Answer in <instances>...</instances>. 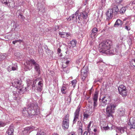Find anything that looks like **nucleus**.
Listing matches in <instances>:
<instances>
[{
	"label": "nucleus",
	"instance_id": "nucleus-55",
	"mask_svg": "<svg viewBox=\"0 0 135 135\" xmlns=\"http://www.w3.org/2000/svg\"><path fill=\"white\" fill-rule=\"evenodd\" d=\"M93 131H94V132H96L97 131V129H96L95 128L94 129Z\"/></svg>",
	"mask_w": 135,
	"mask_h": 135
},
{
	"label": "nucleus",
	"instance_id": "nucleus-53",
	"mask_svg": "<svg viewBox=\"0 0 135 135\" xmlns=\"http://www.w3.org/2000/svg\"><path fill=\"white\" fill-rule=\"evenodd\" d=\"M69 61H67L66 62L65 64L67 65L69 63Z\"/></svg>",
	"mask_w": 135,
	"mask_h": 135
},
{
	"label": "nucleus",
	"instance_id": "nucleus-52",
	"mask_svg": "<svg viewBox=\"0 0 135 135\" xmlns=\"http://www.w3.org/2000/svg\"><path fill=\"white\" fill-rule=\"evenodd\" d=\"M106 0H101L102 3H104Z\"/></svg>",
	"mask_w": 135,
	"mask_h": 135
},
{
	"label": "nucleus",
	"instance_id": "nucleus-28",
	"mask_svg": "<svg viewBox=\"0 0 135 135\" xmlns=\"http://www.w3.org/2000/svg\"><path fill=\"white\" fill-rule=\"evenodd\" d=\"M82 123H81L80 121H78V126L77 127L79 128V129H80L81 131V133L82 134L83 132L82 131Z\"/></svg>",
	"mask_w": 135,
	"mask_h": 135
},
{
	"label": "nucleus",
	"instance_id": "nucleus-3",
	"mask_svg": "<svg viewBox=\"0 0 135 135\" xmlns=\"http://www.w3.org/2000/svg\"><path fill=\"white\" fill-rule=\"evenodd\" d=\"M11 85L17 88V91L20 94L23 93V84L21 80L20 79L19 80L17 79H14L12 81Z\"/></svg>",
	"mask_w": 135,
	"mask_h": 135
},
{
	"label": "nucleus",
	"instance_id": "nucleus-15",
	"mask_svg": "<svg viewBox=\"0 0 135 135\" xmlns=\"http://www.w3.org/2000/svg\"><path fill=\"white\" fill-rule=\"evenodd\" d=\"M88 73V70L86 69H83L81 72V76L82 79L84 81Z\"/></svg>",
	"mask_w": 135,
	"mask_h": 135
},
{
	"label": "nucleus",
	"instance_id": "nucleus-42",
	"mask_svg": "<svg viewBox=\"0 0 135 135\" xmlns=\"http://www.w3.org/2000/svg\"><path fill=\"white\" fill-rule=\"evenodd\" d=\"M17 42H18V41L17 40L13 41H12V43L13 44H15L16 43H17Z\"/></svg>",
	"mask_w": 135,
	"mask_h": 135
},
{
	"label": "nucleus",
	"instance_id": "nucleus-26",
	"mask_svg": "<svg viewBox=\"0 0 135 135\" xmlns=\"http://www.w3.org/2000/svg\"><path fill=\"white\" fill-rule=\"evenodd\" d=\"M131 22H127L125 24V28L127 31L129 30H130V27L129 25L131 24Z\"/></svg>",
	"mask_w": 135,
	"mask_h": 135
},
{
	"label": "nucleus",
	"instance_id": "nucleus-48",
	"mask_svg": "<svg viewBox=\"0 0 135 135\" xmlns=\"http://www.w3.org/2000/svg\"><path fill=\"white\" fill-rule=\"evenodd\" d=\"M88 134V132L86 131H85L83 135H87Z\"/></svg>",
	"mask_w": 135,
	"mask_h": 135
},
{
	"label": "nucleus",
	"instance_id": "nucleus-32",
	"mask_svg": "<svg viewBox=\"0 0 135 135\" xmlns=\"http://www.w3.org/2000/svg\"><path fill=\"white\" fill-rule=\"evenodd\" d=\"M126 10V8L125 7H122L121 8L119 12L120 13L123 14L125 12Z\"/></svg>",
	"mask_w": 135,
	"mask_h": 135
},
{
	"label": "nucleus",
	"instance_id": "nucleus-40",
	"mask_svg": "<svg viewBox=\"0 0 135 135\" xmlns=\"http://www.w3.org/2000/svg\"><path fill=\"white\" fill-rule=\"evenodd\" d=\"M75 132H72L68 134V135H76Z\"/></svg>",
	"mask_w": 135,
	"mask_h": 135
},
{
	"label": "nucleus",
	"instance_id": "nucleus-8",
	"mask_svg": "<svg viewBox=\"0 0 135 135\" xmlns=\"http://www.w3.org/2000/svg\"><path fill=\"white\" fill-rule=\"evenodd\" d=\"M81 106L80 104L77 107L74 113V119L73 121V124L75 123L79 117L80 112Z\"/></svg>",
	"mask_w": 135,
	"mask_h": 135
},
{
	"label": "nucleus",
	"instance_id": "nucleus-36",
	"mask_svg": "<svg viewBox=\"0 0 135 135\" xmlns=\"http://www.w3.org/2000/svg\"><path fill=\"white\" fill-rule=\"evenodd\" d=\"M17 67L16 65H14V66H12V70L14 71L16 70Z\"/></svg>",
	"mask_w": 135,
	"mask_h": 135
},
{
	"label": "nucleus",
	"instance_id": "nucleus-6",
	"mask_svg": "<svg viewBox=\"0 0 135 135\" xmlns=\"http://www.w3.org/2000/svg\"><path fill=\"white\" fill-rule=\"evenodd\" d=\"M118 104V103H112L107 105L106 109V111L107 114H108L109 116L111 115L114 112L115 108Z\"/></svg>",
	"mask_w": 135,
	"mask_h": 135
},
{
	"label": "nucleus",
	"instance_id": "nucleus-7",
	"mask_svg": "<svg viewBox=\"0 0 135 135\" xmlns=\"http://www.w3.org/2000/svg\"><path fill=\"white\" fill-rule=\"evenodd\" d=\"M69 115H66L64 117L62 122V127L64 129H67L68 128L69 125Z\"/></svg>",
	"mask_w": 135,
	"mask_h": 135
},
{
	"label": "nucleus",
	"instance_id": "nucleus-17",
	"mask_svg": "<svg viewBox=\"0 0 135 135\" xmlns=\"http://www.w3.org/2000/svg\"><path fill=\"white\" fill-rule=\"evenodd\" d=\"M125 110L123 108H120L117 111V115L119 117L123 116L125 114Z\"/></svg>",
	"mask_w": 135,
	"mask_h": 135
},
{
	"label": "nucleus",
	"instance_id": "nucleus-35",
	"mask_svg": "<svg viewBox=\"0 0 135 135\" xmlns=\"http://www.w3.org/2000/svg\"><path fill=\"white\" fill-rule=\"evenodd\" d=\"M12 66H8L7 68V69L8 70V71L9 72H10L11 70H12Z\"/></svg>",
	"mask_w": 135,
	"mask_h": 135
},
{
	"label": "nucleus",
	"instance_id": "nucleus-24",
	"mask_svg": "<svg viewBox=\"0 0 135 135\" xmlns=\"http://www.w3.org/2000/svg\"><path fill=\"white\" fill-rule=\"evenodd\" d=\"M123 23L119 19L117 20L115 22L114 26L115 27H121Z\"/></svg>",
	"mask_w": 135,
	"mask_h": 135
},
{
	"label": "nucleus",
	"instance_id": "nucleus-30",
	"mask_svg": "<svg viewBox=\"0 0 135 135\" xmlns=\"http://www.w3.org/2000/svg\"><path fill=\"white\" fill-rule=\"evenodd\" d=\"M46 53L48 55L51 56L53 54V51L47 48L46 49Z\"/></svg>",
	"mask_w": 135,
	"mask_h": 135
},
{
	"label": "nucleus",
	"instance_id": "nucleus-18",
	"mask_svg": "<svg viewBox=\"0 0 135 135\" xmlns=\"http://www.w3.org/2000/svg\"><path fill=\"white\" fill-rule=\"evenodd\" d=\"M87 14L88 13L85 12L80 13L78 16V19L80 20H82L83 19L87 18L88 16Z\"/></svg>",
	"mask_w": 135,
	"mask_h": 135
},
{
	"label": "nucleus",
	"instance_id": "nucleus-12",
	"mask_svg": "<svg viewBox=\"0 0 135 135\" xmlns=\"http://www.w3.org/2000/svg\"><path fill=\"white\" fill-rule=\"evenodd\" d=\"M29 62L31 63V64L34 66L35 70L38 73H39L40 71V66L39 64H37L34 60L32 59H31Z\"/></svg>",
	"mask_w": 135,
	"mask_h": 135
},
{
	"label": "nucleus",
	"instance_id": "nucleus-13",
	"mask_svg": "<svg viewBox=\"0 0 135 135\" xmlns=\"http://www.w3.org/2000/svg\"><path fill=\"white\" fill-rule=\"evenodd\" d=\"M98 91H95L93 98V99L94 101V107L93 110H94L97 105V102L98 98Z\"/></svg>",
	"mask_w": 135,
	"mask_h": 135
},
{
	"label": "nucleus",
	"instance_id": "nucleus-22",
	"mask_svg": "<svg viewBox=\"0 0 135 135\" xmlns=\"http://www.w3.org/2000/svg\"><path fill=\"white\" fill-rule=\"evenodd\" d=\"M79 11H76L74 14L70 16L68 19V20L70 21L71 20H77V17L78 15Z\"/></svg>",
	"mask_w": 135,
	"mask_h": 135
},
{
	"label": "nucleus",
	"instance_id": "nucleus-29",
	"mask_svg": "<svg viewBox=\"0 0 135 135\" xmlns=\"http://www.w3.org/2000/svg\"><path fill=\"white\" fill-rule=\"evenodd\" d=\"M109 126H111V127H110L107 126L106 127H104L103 128L104 130H107L108 129H113L114 128V126L111 124H110Z\"/></svg>",
	"mask_w": 135,
	"mask_h": 135
},
{
	"label": "nucleus",
	"instance_id": "nucleus-60",
	"mask_svg": "<svg viewBox=\"0 0 135 135\" xmlns=\"http://www.w3.org/2000/svg\"><path fill=\"white\" fill-rule=\"evenodd\" d=\"M76 61V62H78V60H77Z\"/></svg>",
	"mask_w": 135,
	"mask_h": 135
},
{
	"label": "nucleus",
	"instance_id": "nucleus-50",
	"mask_svg": "<svg viewBox=\"0 0 135 135\" xmlns=\"http://www.w3.org/2000/svg\"><path fill=\"white\" fill-rule=\"evenodd\" d=\"M27 69L29 70H30L31 69V67H30L28 66H27Z\"/></svg>",
	"mask_w": 135,
	"mask_h": 135
},
{
	"label": "nucleus",
	"instance_id": "nucleus-63",
	"mask_svg": "<svg viewBox=\"0 0 135 135\" xmlns=\"http://www.w3.org/2000/svg\"><path fill=\"white\" fill-rule=\"evenodd\" d=\"M78 62H79V61L78 60Z\"/></svg>",
	"mask_w": 135,
	"mask_h": 135
},
{
	"label": "nucleus",
	"instance_id": "nucleus-23",
	"mask_svg": "<svg viewBox=\"0 0 135 135\" xmlns=\"http://www.w3.org/2000/svg\"><path fill=\"white\" fill-rule=\"evenodd\" d=\"M59 35L62 38H66L70 36L69 34L64 32H59Z\"/></svg>",
	"mask_w": 135,
	"mask_h": 135
},
{
	"label": "nucleus",
	"instance_id": "nucleus-54",
	"mask_svg": "<svg viewBox=\"0 0 135 135\" xmlns=\"http://www.w3.org/2000/svg\"><path fill=\"white\" fill-rule=\"evenodd\" d=\"M19 16L20 17H21L22 19H23V17H22L23 15H21V14H20L19 15Z\"/></svg>",
	"mask_w": 135,
	"mask_h": 135
},
{
	"label": "nucleus",
	"instance_id": "nucleus-47",
	"mask_svg": "<svg viewBox=\"0 0 135 135\" xmlns=\"http://www.w3.org/2000/svg\"><path fill=\"white\" fill-rule=\"evenodd\" d=\"M18 41V42H19L20 43H21V42H22L23 41L22 40L20 39H19L18 40H17Z\"/></svg>",
	"mask_w": 135,
	"mask_h": 135
},
{
	"label": "nucleus",
	"instance_id": "nucleus-2",
	"mask_svg": "<svg viewBox=\"0 0 135 135\" xmlns=\"http://www.w3.org/2000/svg\"><path fill=\"white\" fill-rule=\"evenodd\" d=\"M24 115L28 114L29 116L38 115L39 113V109L37 105L32 103L28 105L27 108L25 107L22 110Z\"/></svg>",
	"mask_w": 135,
	"mask_h": 135
},
{
	"label": "nucleus",
	"instance_id": "nucleus-34",
	"mask_svg": "<svg viewBox=\"0 0 135 135\" xmlns=\"http://www.w3.org/2000/svg\"><path fill=\"white\" fill-rule=\"evenodd\" d=\"M6 123L0 121V127H3L6 125Z\"/></svg>",
	"mask_w": 135,
	"mask_h": 135
},
{
	"label": "nucleus",
	"instance_id": "nucleus-49",
	"mask_svg": "<svg viewBox=\"0 0 135 135\" xmlns=\"http://www.w3.org/2000/svg\"><path fill=\"white\" fill-rule=\"evenodd\" d=\"M58 54L60 57H61L62 56V54L61 53H58Z\"/></svg>",
	"mask_w": 135,
	"mask_h": 135
},
{
	"label": "nucleus",
	"instance_id": "nucleus-37",
	"mask_svg": "<svg viewBox=\"0 0 135 135\" xmlns=\"http://www.w3.org/2000/svg\"><path fill=\"white\" fill-rule=\"evenodd\" d=\"M71 100V98L70 97H69V98H67V103H68V104H69Z\"/></svg>",
	"mask_w": 135,
	"mask_h": 135
},
{
	"label": "nucleus",
	"instance_id": "nucleus-19",
	"mask_svg": "<svg viewBox=\"0 0 135 135\" xmlns=\"http://www.w3.org/2000/svg\"><path fill=\"white\" fill-rule=\"evenodd\" d=\"M34 130H35V127L33 126H30L25 128L23 132L24 133H29Z\"/></svg>",
	"mask_w": 135,
	"mask_h": 135
},
{
	"label": "nucleus",
	"instance_id": "nucleus-46",
	"mask_svg": "<svg viewBox=\"0 0 135 135\" xmlns=\"http://www.w3.org/2000/svg\"><path fill=\"white\" fill-rule=\"evenodd\" d=\"M91 123L90 122L89 123V124L88 125V126H87V128H89L90 127V126H91Z\"/></svg>",
	"mask_w": 135,
	"mask_h": 135
},
{
	"label": "nucleus",
	"instance_id": "nucleus-10",
	"mask_svg": "<svg viewBox=\"0 0 135 135\" xmlns=\"http://www.w3.org/2000/svg\"><path fill=\"white\" fill-rule=\"evenodd\" d=\"M1 2L4 5L9 7L13 8L15 6V3L13 0H1Z\"/></svg>",
	"mask_w": 135,
	"mask_h": 135
},
{
	"label": "nucleus",
	"instance_id": "nucleus-31",
	"mask_svg": "<svg viewBox=\"0 0 135 135\" xmlns=\"http://www.w3.org/2000/svg\"><path fill=\"white\" fill-rule=\"evenodd\" d=\"M66 90V88L65 86H62L61 89V91L62 94H65Z\"/></svg>",
	"mask_w": 135,
	"mask_h": 135
},
{
	"label": "nucleus",
	"instance_id": "nucleus-16",
	"mask_svg": "<svg viewBox=\"0 0 135 135\" xmlns=\"http://www.w3.org/2000/svg\"><path fill=\"white\" fill-rule=\"evenodd\" d=\"M98 30L97 28H94L91 30L90 35V37L92 38H95L97 36Z\"/></svg>",
	"mask_w": 135,
	"mask_h": 135
},
{
	"label": "nucleus",
	"instance_id": "nucleus-56",
	"mask_svg": "<svg viewBox=\"0 0 135 135\" xmlns=\"http://www.w3.org/2000/svg\"><path fill=\"white\" fill-rule=\"evenodd\" d=\"M67 66H64V65H63V66H62V67H63V68H66V67Z\"/></svg>",
	"mask_w": 135,
	"mask_h": 135
},
{
	"label": "nucleus",
	"instance_id": "nucleus-27",
	"mask_svg": "<svg viewBox=\"0 0 135 135\" xmlns=\"http://www.w3.org/2000/svg\"><path fill=\"white\" fill-rule=\"evenodd\" d=\"M13 129L12 128H8L6 131V133L8 135H13Z\"/></svg>",
	"mask_w": 135,
	"mask_h": 135
},
{
	"label": "nucleus",
	"instance_id": "nucleus-5",
	"mask_svg": "<svg viewBox=\"0 0 135 135\" xmlns=\"http://www.w3.org/2000/svg\"><path fill=\"white\" fill-rule=\"evenodd\" d=\"M119 11L118 7L116 5H114L112 8L109 9L107 12V19L109 20L113 17V14L116 15Z\"/></svg>",
	"mask_w": 135,
	"mask_h": 135
},
{
	"label": "nucleus",
	"instance_id": "nucleus-61",
	"mask_svg": "<svg viewBox=\"0 0 135 135\" xmlns=\"http://www.w3.org/2000/svg\"><path fill=\"white\" fill-rule=\"evenodd\" d=\"M116 135H118L117 134V133Z\"/></svg>",
	"mask_w": 135,
	"mask_h": 135
},
{
	"label": "nucleus",
	"instance_id": "nucleus-33",
	"mask_svg": "<svg viewBox=\"0 0 135 135\" xmlns=\"http://www.w3.org/2000/svg\"><path fill=\"white\" fill-rule=\"evenodd\" d=\"M71 82L73 87H74L75 86V85L76 83V80H74L71 81Z\"/></svg>",
	"mask_w": 135,
	"mask_h": 135
},
{
	"label": "nucleus",
	"instance_id": "nucleus-64",
	"mask_svg": "<svg viewBox=\"0 0 135 135\" xmlns=\"http://www.w3.org/2000/svg\"><path fill=\"white\" fill-rule=\"evenodd\" d=\"M87 0H86V1H87Z\"/></svg>",
	"mask_w": 135,
	"mask_h": 135
},
{
	"label": "nucleus",
	"instance_id": "nucleus-43",
	"mask_svg": "<svg viewBox=\"0 0 135 135\" xmlns=\"http://www.w3.org/2000/svg\"><path fill=\"white\" fill-rule=\"evenodd\" d=\"M20 54V53H15V56L17 57H19V56H17V55H19Z\"/></svg>",
	"mask_w": 135,
	"mask_h": 135
},
{
	"label": "nucleus",
	"instance_id": "nucleus-11",
	"mask_svg": "<svg viewBox=\"0 0 135 135\" xmlns=\"http://www.w3.org/2000/svg\"><path fill=\"white\" fill-rule=\"evenodd\" d=\"M110 100V98L109 97L108 95H105L102 99V102L101 105L102 106L104 107L109 103Z\"/></svg>",
	"mask_w": 135,
	"mask_h": 135
},
{
	"label": "nucleus",
	"instance_id": "nucleus-14",
	"mask_svg": "<svg viewBox=\"0 0 135 135\" xmlns=\"http://www.w3.org/2000/svg\"><path fill=\"white\" fill-rule=\"evenodd\" d=\"M129 122L128 123V125L130 126V128H135V119L132 117H131L129 119Z\"/></svg>",
	"mask_w": 135,
	"mask_h": 135
},
{
	"label": "nucleus",
	"instance_id": "nucleus-9",
	"mask_svg": "<svg viewBox=\"0 0 135 135\" xmlns=\"http://www.w3.org/2000/svg\"><path fill=\"white\" fill-rule=\"evenodd\" d=\"M118 90L119 94L123 97H124L127 96L126 89L124 85H120L118 87Z\"/></svg>",
	"mask_w": 135,
	"mask_h": 135
},
{
	"label": "nucleus",
	"instance_id": "nucleus-59",
	"mask_svg": "<svg viewBox=\"0 0 135 135\" xmlns=\"http://www.w3.org/2000/svg\"><path fill=\"white\" fill-rule=\"evenodd\" d=\"M110 24V23H108V25H109V24Z\"/></svg>",
	"mask_w": 135,
	"mask_h": 135
},
{
	"label": "nucleus",
	"instance_id": "nucleus-1",
	"mask_svg": "<svg viewBox=\"0 0 135 135\" xmlns=\"http://www.w3.org/2000/svg\"><path fill=\"white\" fill-rule=\"evenodd\" d=\"M111 42L109 40L104 41L99 45V50L100 52L107 55H113L118 52V49H115V52L114 49L110 47Z\"/></svg>",
	"mask_w": 135,
	"mask_h": 135
},
{
	"label": "nucleus",
	"instance_id": "nucleus-51",
	"mask_svg": "<svg viewBox=\"0 0 135 135\" xmlns=\"http://www.w3.org/2000/svg\"><path fill=\"white\" fill-rule=\"evenodd\" d=\"M132 4H135V0H134V1L132 2Z\"/></svg>",
	"mask_w": 135,
	"mask_h": 135
},
{
	"label": "nucleus",
	"instance_id": "nucleus-62",
	"mask_svg": "<svg viewBox=\"0 0 135 135\" xmlns=\"http://www.w3.org/2000/svg\"><path fill=\"white\" fill-rule=\"evenodd\" d=\"M100 70H101V71H102V69H101Z\"/></svg>",
	"mask_w": 135,
	"mask_h": 135
},
{
	"label": "nucleus",
	"instance_id": "nucleus-20",
	"mask_svg": "<svg viewBox=\"0 0 135 135\" xmlns=\"http://www.w3.org/2000/svg\"><path fill=\"white\" fill-rule=\"evenodd\" d=\"M92 111H91L90 112L88 110L85 112L83 114L84 120H86L89 118V116L91 114H92Z\"/></svg>",
	"mask_w": 135,
	"mask_h": 135
},
{
	"label": "nucleus",
	"instance_id": "nucleus-25",
	"mask_svg": "<svg viewBox=\"0 0 135 135\" xmlns=\"http://www.w3.org/2000/svg\"><path fill=\"white\" fill-rule=\"evenodd\" d=\"M76 41L74 39L70 41L69 43V45L70 47H73L76 46Z\"/></svg>",
	"mask_w": 135,
	"mask_h": 135
},
{
	"label": "nucleus",
	"instance_id": "nucleus-39",
	"mask_svg": "<svg viewBox=\"0 0 135 135\" xmlns=\"http://www.w3.org/2000/svg\"><path fill=\"white\" fill-rule=\"evenodd\" d=\"M123 0H115V2L117 3H119L123 1Z\"/></svg>",
	"mask_w": 135,
	"mask_h": 135
},
{
	"label": "nucleus",
	"instance_id": "nucleus-21",
	"mask_svg": "<svg viewBox=\"0 0 135 135\" xmlns=\"http://www.w3.org/2000/svg\"><path fill=\"white\" fill-rule=\"evenodd\" d=\"M126 129L125 127H116V131L121 134L123 133L125 131Z\"/></svg>",
	"mask_w": 135,
	"mask_h": 135
},
{
	"label": "nucleus",
	"instance_id": "nucleus-44",
	"mask_svg": "<svg viewBox=\"0 0 135 135\" xmlns=\"http://www.w3.org/2000/svg\"><path fill=\"white\" fill-rule=\"evenodd\" d=\"M132 64H133V65L134 66H135V65H134V64L133 63V62H134L135 63V59H134L133 60H132Z\"/></svg>",
	"mask_w": 135,
	"mask_h": 135
},
{
	"label": "nucleus",
	"instance_id": "nucleus-41",
	"mask_svg": "<svg viewBox=\"0 0 135 135\" xmlns=\"http://www.w3.org/2000/svg\"><path fill=\"white\" fill-rule=\"evenodd\" d=\"M61 52V50L60 48H58L57 50V53L58 54L60 53Z\"/></svg>",
	"mask_w": 135,
	"mask_h": 135
},
{
	"label": "nucleus",
	"instance_id": "nucleus-4",
	"mask_svg": "<svg viewBox=\"0 0 135 135\" xmlns=\"http://www.w3.org/2000/svg\"><path fill=\"white\" fill-rule=\"evenodd\" d=\"M43 83L42 81H39L38 79L34 80L32 85L33 89L35 91L41 92L42 88Z\"/></svg>",
	"mask_w": 135,
	"mask_h": 135
},
{
	"label": "nucleus",
	"instance_id": "nucleus-58",
	"mask_svg": "<svg viewBox=\"0 0 135 135\" xmlns=\"http://www.w3.org/2000/svg\"><path fill=\"white\" fill-rule=\"evenodd\" d=\"M116 47L117 48V49H119V47H118V46H116Z\"/></svg>",
	"mask_w": 135,
	"mask_h": 135
},
{
	"label": "nucleus",
	"instance_id": "nucleus-45",
	"mask_svg": "<svg viewBox=\"0 0 135 135\" xmlns=\"http://www.w3.org/2000/svg\"><path fill=\"white\" fill-rule=\"evenodd\" d=\"M17 27V25L16 24H15L13 26V27H14L15 29Z\"/></svg>",
	"mask_w": 135,
	"mask_h": 135
},
{
	"label": "nucleus",
	"instance_id": "nucleus-38",
	"mask_svg": "<svg viewBox=\"0 0 135 135\" xmlns=\"http://www.w3.org/2000/svg\"><path fill=\"white\" fill-rule=\"evenodd\" d=\"M37 135H46L44 132H40V133H37Z\"/></svg>",
	"mask_w": 135,
	"mask_h": 135
},
{
	"label": "nucleus",
	"instance_id": "nucleus-57",
	"mask_svg": "<svg viewBox=\"0 0 135 135\" xmlns=\"http://www.w3.org/2000/svg\"><path fill=\"white\" fill-rule=\"evenodd\" d=\"M52 135H58L56 133H54Z\"/></svg>",
	"mask_w": 135,
	"mask_h": 135
}]
</instances>
